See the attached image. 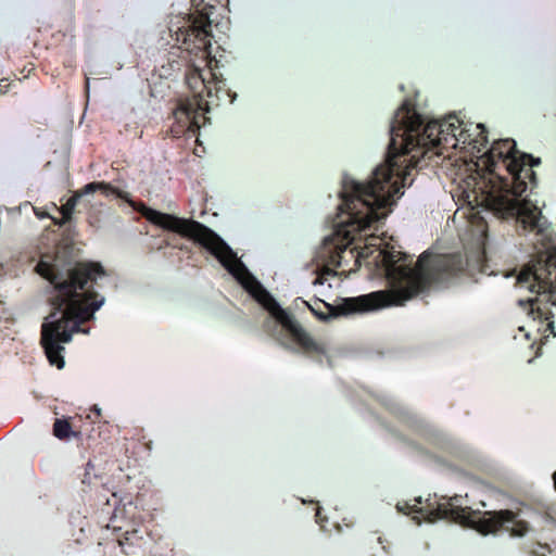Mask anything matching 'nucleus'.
<instances>
[{
	"label": "nucleus",
	"instance_id": "nucleus-1",
	"mask_svg": "<svg viewBox=\"0 0 556 556\" xmlns=\"http://www.w3.org/2000/svg\"><path fill=\"white\" fill-rule=\"evenodd\" d=\"M381 265L390 283L389 290L348 298L339 305H330L317 300L308 304L311 312L320 320L327 321L339 316L366 313L389 306H401L433 283H443L462 274L466 261L460 253L431 255L424 252L416 266L406 253L401 251H380Z\"/></svg>",
	"mask_w": 556,
	"mask_h": 556
},
{
	"label": "nucleus",
	"instance_id": "nucleus-2",
	"mask_svg": "<svg viewBox=\"0 0 556 556\" xmlns=\"http://www.w3.org/2000/svg\"><path fill=\"white\" fill-rule=\"evenodd\" d=\"M36 269L55 290L50 299L53 311L41 325L40 344L49 363L62 369L64 344L70 343L76 332L87 333L81 325L93 319L104 304V298L94 287L106 273L98 262H77L62 271L55 264L40 261Z\"/></svg>",
	"mask_w": 556,
	"mask_h": 556
},
{
	"label": "nucleus",
	"instance_id": "nucleus-3",
	"mask_svg": "<svg viewBox=\"0 0 556 556\" xmlns=\"http://www.w3.org/2000/svg\"><path fill=\"white\" fill-rule=\"evenodd\" d=\"M214 5L206 4L202 10L182 18L181 25L170 27L172 37L179 48L189 54H194L195 60L187 67L185 79L191 96L180 99L173 115L175 125L170 132L174 137L195 136L202 125L208 118L205 113L212 106H218L223 101L232 102L230 90L226 81L214 73L212 63H217L211 56L212 21L210 18Z\"/></svg>",
	"mask_w": 556,
	"mask_h": 556
},
{
	"label": "nucleus",
	"instance_id": "nucleus-4",
	"mask_svg": "<svg viewBox=\"0 0 556 556\" xmlns=\"http://www.w3.org/2000/svg\"><path fill=\"white\" fill-rule=\"evenodd\" d=\"M483 164L490 175L476 173L465 178L459 187L469 204H485L505 216H518L523 229L544 235L547 220L538 208H526L519 198L528 184L536 185L533 168L522 157L514 139L495 140L483 154Z\"/></svg>",
	"mask_w": 556,
	"mask_h": 556
},
{
	"label": "nucleus",
	"instance_id": "nucleus-5",
	"mask_svg": "<svg viewBox=\"0 0 556 556\" xmlns=\"http://www.w3.org/2000/svg\"><path fill=\"white\" fill-rule=\"evenodd\" d=\"M417 109L415 100L406 98L396 110L390 124L391 160L400 155L407 160L413 169L417 166L415 150H421L422 156L451 157L450 150L460 149L472 156L481 153L489 142L488 130L483 124H465L456 115H448L442 121L426 123Z\"/></svg>",
	"mask_w": 556,
	"mask_h": 556
},
{
	"label": "nucleus",
	"instance_id": "nucleus-6",
	"mask_svg": "<svg viewBox=\"0 0 556 556\" xmlns=\"http://www.w3.org/2000/svg\"><path fill=\"white\" fill-rule=\"evenodd\" d=\"M141 214L151 224L189 238L214 255L220 264L242 283L244 289L269 312L275 319L274 324H280L290 333L293 341L301 348L303 353L309 356H321L326 354L324 344L315 341L314 338L277 303L261 282L249 273L244 264L238 260L231 248L215 231L200 222L181 218L147 206H143Z\"/></svg>",
	"mask_w": 556,
	"mask_h": 556
},
{
	"label": "nucleus",
	"instance_id": "nucleus-7",
	"mask_svg": "<svg viewBox=\"0 0 556 556\" xmlns=\"http://www.w3.org/2000/svg\"><path fill=\"white\" fill-rule=\"evenodd\" d=\"M410 170L407 160L399 154L391 160L389 144L386 162L374 170L368 181L344 180L339 210L346 218L337 225L336 235L343 238L336 247L338 250L343 252L362 231L377 229L375 225L389 215L394 198L402 194L401 189L412 185Z\"/></svg>",
	"mask_w": 556,
	"mask_h": 556
},
{
	"label": "nucleus",
	"instance_id": "nucleus-8",
	"mask_svg": "<svg viewBox=\"0 0 556 556\" xmlns=\"http://www.w3.org/2000/svg\"><path fill=\"white\" fill-rule=\"evenodd\" d=\"M460 500V495L442 497L440 501L428 498L425 506L420 507L418 505L421 504V498L417 497L414 505L407 502L399 503L396 508L406 515L418 513L429 522L440 519L451 520L471 528L482 535L494 534L504 530L511 536H525L530 530L529 523L519 519V511L510 509L473 510L467 506L463 507Z\"/></svg>",
	"mask_w": 556,
	"mask_h": 556
},
{
	"label": "nucleus",
	"instance_id": "nucleus-9",
	"mask_svg": "<svg viewBox=\"0 0 556 556\" xmlns=\"http://www.w3.org/2000/svg\"><path fill=\"white\" fill-rule=\"evenodd\" d=\"M517 282L549 301L556 293V251L538 254L519 273Z\"/></svg>",
	"mask_w": 556,
	"mask_h": 556
},
{
	"label": "nucleus",
	"instance_id": "nucleus-10",
	"mask_svg": "<svg viewBox=\"0 0 556 556\" xmlns=\"http://www.w3.org/2000/svg\"><path fill=\"white\" fill-rule=\"evenodd\" d=\"M96 191H101L103 194H116L119 198H124L123 193L114 188L111 184L105 181H93L87 184L83 189L76 191L72 197H70L61 207L60 213L62 214V218L59 222H54L55 224L63 226L66 223H70L72 219V215L74 210L79 201V199L89 193H93Z\"/></svg>",
	"mask_w": 556,
	"mask_h": 556
},
{
	"label": "nucleus",
	"instance_id": "nucleus-11",
	"mask_svg": "<svg viewBox=\"0 0 556 556\" xmlns=\"http://www.w3.org/2000/svg\"><path fill=\"white\" fill-rule=\"evenodd\" d=\"M121 528L114 527L116 542L118 546L122 548V553L126 556H134L139 553V549L142 546L143 538L139 534L137 529L125 530L123 533H119Z\"/></svg>",
	"mask_w": 556,
	"mask_h": 556
},
{
	"label": "nucleus",
	"instance_id": "nucleus-12",
	"mask_svg": "<svg viewBox=\"0 0 556 556\" xmlns=\"http://www.w3.org/2000/svg\"><path fill=\"white\" fill-rule=\"evenodd\" d=\"M74 434L72 426L68 420L56 418L53 424V435L59 440H67Z\"/></svg>",
	"mask_w": 556,
	"mask_h": 556
},
{
	"label": "nucleus",
	"instance_id": "nucleus-13",
	"mask_svg": "<svg viewBox=\"0 0 556 556\" xmlns=\"http://www.w3.org/2000/svg\"><path fill=\"white\" fill-rule=\"evenodd\" d=\"M539 298H535L533 300H530V307H531V314H536V316L534 318H544V319H548V315L551 314V312L546 308V309H543L541 308V306L539 305Z\"/></svg>",
	"mask_w": 556,
	"mask_h": 556
},
{
	"label": "nucleus",
	"instance_id": "nucleus-14",
	"mask_svg": "<svg viewBox=\"0 0 556 556\" xmlns=\"http://www.w3.org/2000/svg\"><path fill=\"white\" fill-rule=\"evenodd\" d=\"M518 156L522 157V160H525V162H527L532 168L541 164V159L534 157L530 154L518 151Z\"/></svg>",
	"mask_w": 556,
	"mask_h": 556
},
{
	"label": "nucleus",
	"instance_id": "nucleus-15",
	"mask_svg": "<svg viewBox=\"0 0 556 556\" xmlns=\"http://www.w3.org/2000/svg\"><path fill=\"white\" fill-rule=\"evenodd\" d=\"M553 482H554V488L556 491V471L553 473Z\"/></svg>",
	"mask_w": 556,
	"mask_h": 556
},
{
	"label": "nucleus",
	"instance_id": "nucleus-16",
	"mask_svg": "<svg viewBox=\"0 0 556 556\" xmlns=\"http://www.w3.org/2000/svg\"><path fill=\"white\" fill-rule=\"evenodd\" d=\"M547 326H548V328L553 329V328H554L553 321H549V323L547 324Z\"/></svg>",
	"mask_w": 556,
	"mask_h": 556
}]
</instances>
